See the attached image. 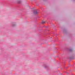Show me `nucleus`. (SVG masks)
Listing matches in <instances>:
<instances>
[{"label": "nucleus", "mask_w": 75, "mask_h": 75, "mask_svg": "<svg viewBox=\"0 0 75 75\" xmlns=\"http://www.w3.org/2000/svg\"><path fill=\"white\" fill-rule=\"evenodd\" d=\"M43 66L45 68H47L48 67V66L46 64H44Z\"/></svg>", "instance_id": "2"}, {"label": "nucleus", "mask_w": 75, "mask_h": 75, "mask_svg": "<svg viewBox=\"0 0 75 75\" xmlns=\"http://www.w3.org/2000/svg\"><path fill=\"white\" fill-rule=\"evenodd\" d=\"M34 14H37L38 13V12H37V11L36 10H35L33 11Z\"/></svg>", "instance_id": "3"}, {"label": "nucleus", "mask_w": 75, "mask_h": 75, "mask_svg": "<svg viewBox=\"0 0 75 75\" xmlns=\"http://www.w3.org/2000/svg\"><path fill=\"white\" fill-rule=\"evenodd\" d=\"M69 51L70 52H72V51H73L72 49H69Z\"/></svg>", "instance_id": "4"}, {"label": "nucleus", "mask_w": 75, "mask_h": 75, "mask_svg": "<svg viewBox=\"0 0 75 75\" xmlns=\"http://www.w3.org/2000/svg\"><path fill=\"white\" fill-rule=\"evenodd\" d=\"M18 3L20 4L21 3V1H18Z\"/></svg>", "instance_id": "5"}, {"label": "nucleus", "mask_w": 75, "mask_h": 75, "mask_svg": "<svg viewBox=\"0 0 75 75\" xmlns=\"http://www.w3.org/2000/svg\"><path fill=\"white\" fill-rule=\"evenodd\" d=\"M45 23V22L42 21V24H44V23Z\"/></svg>", "instance_id": "6"}, {"label": "nucleus", "mask_w": 75, "mask_h": 75, "mask_svg": "<svg viewBox=\"0 0 75 75\" xmlns=\"http://www.w3.org/2000/svg\"><path fill=\"white\" fill-rule=\"evenodd\" d=\"M33 8H31L32 9H33Z\"/></svg>", "instance_id": "7"}, {"label": "nucleus", "mask_w": 75, "mask_h": 75, "mask_svg": "<svg viewBox=\"0 0 75 75\" xmlns=\"http://www.w3.org/2000/svg\"><path fill=\"white\" fill-rule=\"evenodd\" d=\"M11 25L12 27H15L16 25V23L15 22H13L11 23Z\"/></svg>", "instance_id": "1"}]
</instances>
